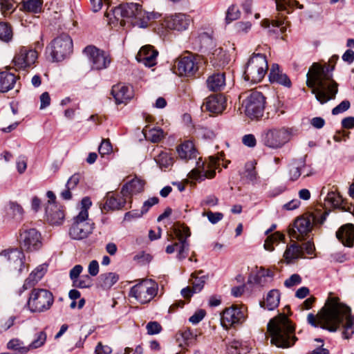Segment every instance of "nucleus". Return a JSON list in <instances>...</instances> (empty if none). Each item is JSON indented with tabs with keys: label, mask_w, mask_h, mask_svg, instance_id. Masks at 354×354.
Masks as SVG:
<instances>
[{
	"label": "nucleus",
	"mask_w": 354,
	"mask_h": 354,
	"mask_svg": "<svg viewBox=\"0 0 354 354\" xmlns=\"http://www.w3.org/2000/svg\"><path fill=\"white\" fill-rule=\"evenodd\" d=\"M307 322L313 327L332 332L343 324L342 335L345 339H349L354 334V318L350 315V308L340 303L337 297H328L316 315H308Z\"/></svg>",
	"instance_id": "nucleus-1"
},
{
	"label": "nucleus",
	"mask_w": 354,
	"mask_h": 354,
	"mask_svg": "<svg viewBox=\"0 0 354 354\" xmlns=\"http://www.w3.org/2000/svg\"><path fill=\"white\" fill-rule=\"evenodd\" d=\"M334 68V64L330 66L329 64L322 66L314 63L308 72L306 84L321 104L335 99L337 93L338 84L333 79L332 74Z\"/></svg>",
	"instance_id": "nucleus-2"
},
{
	"label": "nucleus",
	"mask_w": 354,
	"mask_h": 354,
	"mask_svg": "<svg viewBox=\"0 0 354 354\" xmlns=\"http://www.w3.org/2000/svg\"><path fill=\"white\" fill-rule=\"evenodd\" d=\"M268 331L271 344L278 348H288L293 346L298 338L295 335V326L284 314L270 319Z\"/></svg>",
	"instance_id": "nucleus-3"
},
{
	"label": "nucleus",
	"mask_w": 354,
	"mask_h": 354,
	"mask_svg": "<svg viewBox=\"0 0 354 354\" xmlns=\"http://www.w3.org/2000/svg\"><path fill=\"white\" fill-rule=\"evenodd\" d=\"M53 303L54 296L50 290L33 288L29 293L26 306L32 313H42L50 310Z\"/></svg>",
	"instance_id": "nucleus-4"
},
{
	"label": "nucleus",
	"mask_w": 354,
	"mask_h": 354,
	"mask_svg": "<svg viewBox=\"0 0 354 354\" xmlns=\"http://www.w3.org/2000/svg\"><path fill=\"white\" fill-rule=\"evenodd\" d=\"M266 104V98L258 91H250L243 100L242 107L246 116L251 120H260Z\"/></svg>",
	"instance_id": "nucleus-5"
},
{
	"label": "nucleus",
	"mask_w": 354,
	"mask_h": 354,
	"mask_svg": "<svg viewBox=\"0 0 354 354\" xmlns=\"http://www.w3.org/2000/svg\"><path fill=\"white\" fill-rule=\"evenodd\" d=\"M268 68V62L264 55L257 53L249 59L245 68L243 77L252 83L261 82Z\"/></svg>",
	"instance_id": "nucleus-6"
},
{
	"label": "nucleus",
	"mask_w": 354,
	"mask_h": 354,
	"mask_svg": "<svg viewBox=\"0 0 354 354\" xmlns=\"http://www.w3.org/2000/svg\"><path fill=\"white\" fill-rule=\"evenodd\" d=\"M158 292V283L154 280L145 279L131 288L129 296L141 304H146L153 299Z\"/></svg>",
	"instance_id": "nucleus-7"
},
{
	"label": "nucleus",
	"mask_w": 354,
	"mask_h": 354,
	"mask_svg": "<svg viewBox=\"0 0 354 354\" xmlns=\"http://www.w3.org/2000/svg\"><path fill=\"white\" fill-rule=\"evenodd\" d=\"M37 58L38 52L32 46H19L12 59V67L15 71H28L35 66Z\"/></svg>",
	"instance_id": "nucleus-8"
},
{
	"label": "nucleus",
	"mask_w": 354,
	"mask_h": 354,
	"mask_svg": "<svg viewBox=\"0 0 354 354\" xmlns=\"http://www.w3.org/2000/svg\"><path fill=\"white\" fill-rule=\"evenodd\" d=\"M73 50V41L67 34L55 37L46 47L53 62H60L67 57Z\"/></svg>",
	"instance_id": "nucleus-9"
},
{
	"label": "nucleus",
	"mask_w": 354,
	"mask_h": 354,
	"mask_svg": "<svg viewBox=\"0 0 354 354\" xmlns=\"http://www.w3.org/2000/svg\"><path fill=\"white\" fill-rule=\"evenodd\" d=\"M18 241L21 249L26 252L38 250L42 245L41 233L25 225L19 231Z\"/></svg>",
	"instance_id": "nucleus-10"
},
{
	"label": "nucleus",
	"mask_w": 354,
	"mask_h": 354,
	"mask_svg": "<svg viewBox=\"0 0 354 354\" xmlns=\"http://www.w3.org/2000/svg\"><path fill=\"white\" fill-rule=\"evenodd\" d=\"M82 52L88 59L92 70L101 71L107 68L111 62V57L109 52L101 50L93 45L86 46Z\"/></svg>",
	"instance_id": "nucleus-11"
},
{
	"label": "nucleus",
	"mask_w": 354,
	"mask_h": 354,
	"mask_svg": "<svg viewBox=\"0 0 354 354\" xmlns=\"http://www.w3.org/2000/svg\"><path fill=\"white\" fill-rule=\"evenodd\" d=\"M202 63V58L196 55L188 54L180 57L175 62L176 73L180 76L194 77L198 71Z\"/></svg>",
	"instance_id": "nucleus-12"
},
{
	"label": "nucleus",
	"mask_w": 354,
	"mask_h": 354,
	"mask_svg": "<svg viewBox=\"0 0 354 354\" xmlns=\"http://www.w3.org/2000/svg\"><path fill=\"white\" fill-rule=\"evenodd\" d=\"M91 223L85 213H79L73 218V222L69 229L70 236L75 240H82L88 237L93 230Z\"/></svg>",
	"instance_id": "nucleus-13"
},
{
	"label": "nucleus",
	"mask_w": 354,
	"mask_h": 354,
	"mask_svg": "<svg viewBox=\"0 0 354 354\" xmlns=\"http://www.w3.org/2000/svg\"><path fill=\"white\" fill-rule=\"evenodd\" d=\"M289 138L290 133L285 128L269 129L261 135L263 144L272 149L281 148L289 140Z\"/></svg>",
	"instance_id": "nucleus-14"
},
{
	"label": "nucleus",
	"mask_w": 354,
	"mask_h": 354,
	"mask_svg": "<svg viewBox=\"0 0 354 354\" xmlns=\"http://www.w3.org/2000/svg\"><path fill=\"white\" fill-rule=\"evenodd\" d=\"M245 314L243 308L232 306L226 308L221 313V322L226 329L242 324L245 320Z\"/></svg>",
	"instance_id": "nucleus-15"
},
{
	"label": "nucleus",
	"mask_w": 354,
	"mask_h": 354,
	"mask_svg": "<svg viewBox=\"0 0 354 354\" xmlns=\"http://www.w3.org/2000/svg\"><path fill=\"white\" fill-rule=\"evenodd\" d=\"M176 234L179 242L167 245L166 252L167 254H172L176 250L178 251V259H183L187 255L188 243L186 241V238L190 236L189 229L187 227L183 228V234L180 230H176Z\"/></svg>",
	"instance_id": "nucleus-16"
},
{
	"label": "nucleus",
	"mask_w": 354,
	"mask_h": 354,
	"mask_svg": "<svg viewBox=\"0 0 354 354\" xmlns=\"http://www.w3.org/2000/svg\"><path fill=\"white\" fill-rule=\"evenodd\" d=\"M192 19L189 15L178 13L165 17L164 22L167 28L183 31L188 28Z\"/></svg>",
	"instance_id": "nucleus-17"
},
{
	"label": "nucleus",
	"mask_w": 354,
	"mask_h": 354,
	"mask_svg": "<svg viewBox=\"0 0 354 354\" xmlns=\"http://www.w3.org/2000/svg\"><path fill=\"white\" fill-rule=\"evenodd\" d=\"M312 228V219L305 217L298 218L294 223L290 236L297 240L304 239L311 232Z\"/></svg>",
	"instance_id": "nucleus-18"
},
{
	"label": "nucleus",
	"mask_w": 354,
	"mask_h": 354,
	"mask_svg": "<svg viewBox=\"0 0 354 354\" xmlns=\"http://www.w3.org/2000/svg\"><path fill=\"white\" fill-rule=\"evenodd\" d=\"M201 108L211 113H221L226 108L225 97L221 94L211 95L205 100Z\"/></svg>",
	"instance_id": "nucleus-19"
},
{
	"label": "nucleus",
	"mask_w": 354,
	"mask_h": 354,
	"mask_svg": "<svg viewBox=\"0 0 354 354\" xmlns=\"http://www.w3.org/2000/svg\"><path fill=\"white\" fill-rule=\"evenodd\" d=\"M111 95L117 104H127L133 98L134 91L131 86L118 84L112 87Z\"/></svg>",
	"instance_id": "nucleus-20"
},
{
	"label": "nucleus",
	"mask_w": 354,
	"mask_h": 354,
	"mask_svg": "<svg viewBox=\"0 0 354 354\" xmlns=\"http://www.w3.org/2000/svg\"><path fill=\"white\" fill-rule=\"evenodd\" d=\"M158 52L151 45L142 46L139 50L136 59L138 62L147 67H151L156 64Z\"/></svg>",
	"instance_id": "nucleus-21"
},
{
	"label": "nucleus",
	"mask_w": 354,
	"mask_h": 354,
	"mask_svg": "<svg viewBox=\"0 0 354 354\" xmlns=\"http://www.w3.org/2000/svg\"><path fill=\"white\" fill-rule=\"evenodd\" d=\"M46 270L47 266L45 265H39L32 270L29 276L26 279L22 287L19 290V295H21L28 289L33 288L43 278Z\"/></svg>",
	"instance_id": "nucleus-22"
},
{
	"label": "nucleus",
	"mask_w": 354,
	"mask_h": 354,
	"mask_svg": "<svg viewBox=\"0 0 354 354\" xmlns=\"http://www.w3.org/2000/svg\"><path fill=\"white\" fill-rule=\"evenodd\" d=\"M176 152L179 159L185 162L196 159L198 156V151L191 140H185L178 145L176 147Z\"/></svg>",
	"instance_id": "nucleus-23"
},
{
	"label": "nucleus",
	"mask_w": 354,
	"mask_h": 354,
	"mask_svg": "<svg viewBox=\"0 0 354 354\" xmlns=\"http://www.w3.org/2000/svg\"><path fill=\"white\" fill-rule=\"evenodd\" d=\"M312 174L311 168L304 162L294 161L289 165L288 176L289 180L292 182L297 180L302 174L304 177H308Z\"/></svg>",
	"instance_id": "nucleus-24"
},
{
	"label": "nucleus",
	"mask_w": 354,
	"mask_h": 354,
	"mask_svg": "<svg viewBox=\"0 0 354 354\" xmlns=\"http://www.w3.org/2000/svg\"><path fill=\"white\" fill-rule=\"evenodd\" d=\"M337 239L346 247L354 245V225L351 223L342 225L336 232Z\"/></svg>",
	"instance_id": "nucleus-25"
},
{
	"label": "nucleus",
	"mask_w": 354,
	"mask_h": 354,
	"mask_svg": "<svg viewBox=\"0 0 354 354\" xmlns=\"http://www.w3.org/2000/svg\"><path fill=\"white\" fill-rule=\"evenodd\" d=\"M46 215L48 223L50 225H59L62 224L65 214L64 211L56 204H50L46 207Z\"/></svg>",
	"instance_id": "nucleus-26"
},
{
	"label": "nucleus",
	"mask_w": 354,
	"mask_h": 354,
	"mask_svg": "<svg viewBox=\"0 0 354 354\" xmlns=\"http://www.w3.org/2000/svg\"><path fill=\"white\" fill-rule=\"evenodd\" d=\"M283 257L287 264L294 263L297 260L304 258L303 248L297 243L287 245Z\"/></svg>",
	"instance_id": "nucleus-27"
},
{
	"label": "nucleus",
	"mask_w": 354,
	"mask_h": 354,
	"mask_svg": "<svg viewBox=\"0 0 354 354\" xmlns=\"http://www.w3.org/2000/svg\"><path fill=\"white\" fill-rule=\"evenodd\" d=\"M269 80L272 83H277L290 88L292 82L288 76L283 73L277 64H273L270 71Z\"/></svg>",
	"instance_id": "nucleus-28"
},
{
	"label": "nucleus",
	"mask_w": 354,
	"mask_h": 354,
	"mask_svg": "<svg viewBox=\"0 0 354 354\" xmlns=\"http://www.w3.org/2000/svg\"><path fill=\"white\" fill-rule=\"evenodd\" d=\"M197 168L193 169L188 174V177L196 181L201 182L205 178H213L216 175L215 168L206 169L204 162L201 166L200 162H197Z\"/></svg>",
	"instance_id": "nucleus-29"
},
{
	"label": "nucleus",
	"mask_w": 354,
	"mask_h": 354,
	"mask_svg": "<svg viewBox=\"0 0 354 354\" xmlns=\"http://www.w3.org/2000/svg\"><path fill=\"white\" fill-rule=\"evenodd\" d=\"M18 79L19 76L10 69L0 72V92L6 93L12 90Z\"/></svg>",
	"instance_id": "nucleus-30"
},
{
	"label": "nucleus",
	"mask_w": 354,
	"mask_h": 354,
	"mask_svg": "<svg viewBox=\"0 0 354 354\" xmlns=\"http://www.w3.org/2000/svg\"><path fill=\"white\" fill-rule=\"evenodd\" d=\"M143 187L144 182L140 179L134 178L122 186L120 194L127 198L131 197L133 194L141 192Z\"/></svg>",
	"instance_id": "nucleus-31"
},
{
	"label": "nucleus",
	"mask_w": 354,
	"mask_h": 354,
	"mask_svg": "<svg viewBox=\"0 0 354 354\" xmlns=\"http://www.w3.org/2000/svg\"><path fill=\"white\" fill-rule=\"evenodd\" d=\"M124 18H135L140 19L142 17V10L138 3H126L120 5Z\"/></svg>",
	"instance_id": "nucleus-32"
},
{
	"label": "nucleus",
	"mask_w": 354,
	"mask_h": 354,
	"mask_svg": "<svg viewBox=\"0 0 354 354\" xmlns=\"http://www.w3.org/2000/svg\"><path fill=\"white\" fill-rule=\"evenodd\" d=\"M206 84L208 89L212 91H218L223 89L225 86V74L223 73L212 74L208 77Z\"/></svg>",
	"instance_id": "nucleus-33"
},
{
	"label": "nucleus",
	"mask_w": 354,
	"mask_h": 354,
	"mask_svg": "<svg viewBox=\"0 0 354 354\" xmlns=\"http://www.w3.org/2000/svg\"><path fill=\"white\" fill-rule=\"evenodd\" d=\"M126 196L123 195H111L106 197V202L104 204L103 209L109 210L119 209L124 206L127 203Z\"/></svg>",
	"instance_id": "nucleus-34"
},
{
	"label": "nucleus",
	"mask_w": 354,
	"mask_h": 354,
	"mask_svg": "<svg viewBox=\"0 0 354 354\" xmlns=\"http://www.w3.org/2000/svg\"><path fill=\"white\" fill-rule=\"evenodd\" d=\"M280 302V292L277 289L270 290L264 301L262 306L269 310H273L278 307Z\"/></svg>",
	"instance_id": "nucleus-35"
},
{
	"label": "nucleus",
	"mask_w": 354,
	"mask_h": 354,
	"mask_svg": "<svg viewBox=\"0 0 354 354\" xmlns=\"http://www.w3.org/2000/svg\"><path fill=\"white\" fill-rule=\"evenodd\" d=\"M104 18L109 25H115L118 23L121 26L124 25L123 13L120 6L111 9L109 12H106Z\"/></svg>",
	"instance_id": "nucleus-36"
},
{
	"label": "nucleus",
	"mask_w": 354,
	"mask_h": 354,
	"mask_svg": "<svg viewBox=\"0 0 354 354\" xmlns=\"http://www.w3.org/2000/svg\"><path fill=\"white\" fill-rule=\"evenodd\" d=\"M99 284L104 290L110 289L119 280V275L115 272H106L100 275Z\"/></svg>",
	"instance_id": "nucleus-37"
},
{
	"label": "nucleus",
	"mask_w": 354,
	"mask_h": 354,
	"mask_svg": "<svg viewBox=\"0 0 354 354\" xmlns=\"http://www.w3.org/2000/svg\"><path fill=\"white\" fill-rule=\"evenodd\" d=\"M10 254H15V256L17 257V259L15 261V263L16 264L15 268H17V267H19L18 270L19 272L21 273L25 267L24 254L22 252H17V250H3L0 252V256H3L7 258L8 260H10Z\"/></svg>",
	"instance_id": "nucleus-38"
},
{
	"label": "nucleus",
	"mask_w": 354,
	"mask_h": 354,
	"mask_svg": "<svg viewBox=\"0 0 354 354\" xmlns=\"http://www.w3.org/2000/svg\"><path fill=\"white\" fill-rule=\"evenodd\" d=\"M207 277L203 274V271L195 272L191 275V281L194 292H199L203 288Z\"/></svg>",
	"instance_id": "nucleus-39"
},
{
	"label": "nucleus",
	"mask_w": 354,
	"mask_h": 354,
	"mask_svg": "<svg viewBox=\"0 0 354 354\" xmlns=\"http://www.w3.org/2000/svg\"><path fill=\"white\" fill-rule=\"evenodd\" d=\"M285 236L280 232H276L270 235H268L264 243V248L270 252L274 250V245L279 244L281 241H283Z\"/></svg>",
	"instance_id": "nucleus-40"
},
{
	"label": "nucleus",
	"mask_w": 354,
	"mask_h": 354,
	"mask_svg": "<svg viewBox=\"0 0 354 354\" xmlns=\"http://www.w3.org/2000/svg\"><path fill=\"white\" fill-rule=\"evenodd\" d=\"M256 165L257 162L254 160L248 161L245 165L244 177L252 184L256 183L259 178L257 171H256Z\"/></svg>",
	"instance_id": "nucleus-41"
},
{
	"label": "nucleus",
	"mask_w": 354,
	"mask_h": 354,
	"mask_svg": "<svg viewBox=\"0 0 354 354\" xmlns=\"http://www.w3.org/2000/svg\"><path fill=\"white\" fill-rule=\"evenodd\" d=\"M155 161L161 169H167L174 163V158L171 154L167 151H161L155 158Z\"/></svg>",
	"instance_id": "nucleus-42"
},
{
	"label": "nucleus",
	"mask_w": 354,
	"mask_h": 354,
	"mask_svg": "<svg viewBox=\"0 0 354 354\" xmlns=\"http://www.w3.org/2000/svg\"><path fill=\"white\" fill-rule=\"evenodd\" d=\"M261 26L263 28H269L270 26L272 25V26L273 28H279V31L281 33H283L286 31L287 27L289 25V22L286 21L285 19H276V20H272V21H270L268 19H265L261 21Z\"/></svg>",
	"instance_id": "nucleus-43"
},
{
	"label": "nucleus",
	"mask_w": 354,
	"mask_h": 354,
	"mask_svg": "<svg viewBox=\"0 0 354 354\" xmlns=\"http://www.w3.org/2000/svg\"><path fill=\"white\" fill-rule=\"evenodd\" d=\"M7 348L15 351L18 354H27L29 352L28 345L25 346L24 342L18 338L10 339L7 344Z\"/></svg>",
	"instance_id": "nucleus-44"
},
{
	"label": "nucleus",
	"mask_w": 354,
	"mask_h": 354,
	"mask_svg": "<svg viewBox=\"0 0 354 354\" xmlns=\"http://www.w3.org/2000/svg\"><path fill=\"white\" fill-rule=\"evenodd\" d=\"M272 277L273 272L270 270L261 268L255 276L254 281L261 286H265L268 283V278Z\"/></svg>",
	"instance_id": "nucleus-45"
},
{
	"label": "nucleus",
	"mask_w": 354,
	"mask_h": 354,
	"mask_svg": "<svg viewBox=\"0 0 354 354\" xmlns=\"http://www.w3.org/2000/svg\"><path fill=\"white\" fill-rule=\"evenodd\" d=\"M47 339V335L45 331H39L35 335L34 339L28 345V351L39 348L43 346Z\"/></svg>",
	"instance_id": "nucleus-46"
},
{
	"label": "nucleus",
	"mask_w": 354,
	"mask_h": 354,
	"mask_svg": "<svg viewBox=\"0 0 354 354\" xmlns=\"http://www.w3.org/2000/svg\"><path fill=\"white\" fill-rule=\"evenodd\" d=\"M42 5V0H26L23 1L24 10L33 13L41 12Z\"/></svg>",
	"instance_id": "nucleus-47"
},
{
	"label": "nucleus",
	"mask_w": 354,
	"mask_h": 354,
	"mask_svg": "<svg viewBox=\"0 0 354 354\" xmlns=\"http://www.w3.org/2000/svg\"><path fill=\"white\" fill-rule=\"evenodd\" d=\"M12 36L11 26L6 22H0V39L8 42L12 39Z\"/></svg>",
	"instance_id": "nucleus-48"
},
{
	"label": "nucleus",
	"mask_w": 354,
	"mask_h": 354,
	"mask_svg": "<svg viewBox=\"0 0 354 354\" xmlns=\"http://www.w3.org/2000/svg\"><path fill=\"white\" fill-rule=\"evenodd\" d=\"M93 285V279L88 274L80 276L73 283V286L77 288H88Z\"/></svg>",
	"instance_id": "nucleus-49"
},
{
	"label": "nucleus",
	"mask_w": 354,
	"mask_h": 354,
	"mask_svg": "<svg viewBox=\"0 0 354 354\" xmlns=\"http://www.w3.org/2000/svg\"><path fill=\"white\" fill-rule=\"evenodd\" d=\"M145 136L152 142H159L164 138V132L160 128H153L149 130Z\"/></svg>",
	"instance_id": "nucleus-50"
},
{
	"label": "nucleus",
	"mask_w": 354,
	"mask_h": 354,
	"mask_svg": "<svg viewBox=\"0 0 354 354\" xmlns=\"http://www.w3.org/2000/svg\"><path fill=\"white\" fill-rule=\"evenodd\" d=\"M325 201L331 206L336 207L341 205L343 199L339 193L332 191L327 194Z\"/></svg>",
	"instance_id": "nucleus-51"
},
{
	"label": "nucleus",
	"mask_w": 354,
	"mask_h": 354,
	"mask_svg": "<svg viewBox=\"0 0 354 354\" xmlns=\"http://www.w3.org/2000/svg\"><path fill=\"white\" fill-rule=\"evenodd\" d=\"M241 17V12L235 5L230 6L226 12L225 20L227 23L238 19Z\"/></svg>",
	"instance_id": "nucleus-52"
},
{
	"label": "nucleus",
	"mask_w": 354,
	"mask_h": 354,
	"mask_svg": "<svg viewBox=\"0 0 354 354\" xmlns=\"http://www.w3.org/2000/svg\"><path fill=\"white\" fill-rule=\"evenodd\" d=\"M275 3L278 10L286 11L287 13H290L292 12L294 3H297L291 0H275Z\"/></svg>",
	"instance_id": "nucleus-53"
},
{
	"label": "nucleus",
	"mask_w": 354,
	"mask_h": 354,
	"mask_svg": "<svg viewBox=\"0 0 354 354\" xmlns=\"http://www.w3.org/2000/svg\"><path fill=\"white\" fill-rule=\"evenodd\" d=\"M1 10L4 15L12 13L15 9L14 0H0Z\"/></svg>",
	"instance_id": "nucleus-54"
},
{
	"label": "nucleus",
	"mask_w": 354,
	"mask_h": 354,
	"mask_svg": "<svg viewBox=\"0 0 354 354\" xmlns=\"http://www.w3.org/2000/svg\"><path fill=\"white\" fill-rule=\"evenodd\" d=\"M302 281V279L299 274H293L284 281L285 287L288 288H293L299 285Z\"/></svg>",
	"instance_id": "nucleus-55"
},
{
	"label": "nucleus",
	"mask_w": 354,
	"mask_h": 354,
	"mask_svg": "<svg viewBox=\"0 0 354 354\" xmlns=\"http://www.w3.org/2000/svg\"><path fill=\"white\" fill-rule=\"evenodd\" d=\"M112 145L109 139H103L99 147L98 151L102 156L109 154L112 152Z\"/></svg>",
	"instance_id": "nucleus-56"
},
{
	"label": "nucleus",
	"mask_w": 354,
	"mask_h": 354,
	"mask_svg": "<svg viewBox=\"0 0 354 354\" xmlns=\"http://www.w3.org/2000/svg\"><path fill=\"white\" fill-rule=\"evenodd\" d=\"M146 329L149 335H156L161 332L162 328L157 322H149L146 326Z\"/></svg>",
	"instance_id": "nucleus-57"
},
{
	"label": "nucleus",
	"mask_w": 354,
	"mask_h": 354,
	"mask_svg": "<svg viewBox=\"0 0 354 354\" xmlns=\"http://www.w3.org/2000/svg\"><path fill=\"white\" fill-rule=\"evenodd\" d=\"M203 216H206L209 221L212 224H216L223 218V214L221 212H213L208 211L206 213L203 214Z\"/></svg>",
	"instance_id": "nucleus-58"
},
{
	"label": "nucleus",
	"mask_w": 354,
	"mask_h": 354,
	"mask_svg": "<svg viewBox=\"0 0 354 354\" xmlns=\"http://www.w3.org/2000/svg\"><path fill=\"white\" fill-rule=\"evenodd\" d=\"M10 209L12 211L13 216L21 218L24 214L22 207L16 202H10L9 203Z\"/></svg>",
	"instance_id": "nucleus-59"
},
{
	"label": "nucleus",
	"mask_w": 354,
	"mask_h": 354,
	"mask_svg": "<svg viewBox=\"0 0 354 354\" xmlns=\"http://www.w3.org/2000/svg\"><path fill=\"white\" fill-rule=\"evenodd\" d=\"M252 28V24L249 21H239L235 24L237 32L247 33Z\"/></svg>",
	"instance_id": "nucleus-60"
},
{
	"label": "nucleus",
	"mask_w": 354,
	"mask_h": 354,
	"mask_svg": "<svg viewBox=\"0 0 354 354\" xmlns=\"http://www.w3.org/2000/svg\"><path fill=\"white\" fill-rule=\"evenodd\" d=\"M350 102L348 100L342 101L339 104L333 109L332 113L333 115H337L342 113L346 110H348L350 107Z\"/></svg>",
	"instance_id": "nucleus-61"
},
{
	"label": "nucleus",
	"mask_w": 354,
	"mask_h": 354,
	"mask_svg": "<svg viewBox=\"0 0 354 354\" xmlns=\"http://www.w3.org/2000/svg\"><path fill=\"white\" fill-rule=\"evenodd\" d=\"M81 178V176L80 174H75L69 178L68 180L66 187L69 189L73 190L79 183Z\"/></svg>",
	"instance_id": "nucleus-62"
},
{
	"label": "nucleus",
	"mask_w": 354,
	"mask_h": 354,
	"mask_svg": "<svg viewBox=\"0 0 354 354\" xmlns=\"http://www.w3.org/2000/svg\"><path fill=\"white\" fill-rule=\"evenodd\" d=\"M83 267L81 265H75L69 272V277L72 283L77 280L82 272Z\"/></svg>",
	"instance_id": "nucleus-63"
},
{
	"label": "nucleus",
	"mask_w": 354,
	"mask_h": 354,
	"mask_svg": "<svg viewBox=\"0 0 354 354\" xmlns=\"http://www.w3.org/2000/svg\"><path fill=\"white\" fill-rule=\"evenodd\" d=\"M158 201L159 199L158 197H151L149 198L143 203V205L141 208L142 213L146 214L149 210V209L154 205L157 204Z\"/></svg>",
	"instance_id": "nucleus-64"
}]
</instances>
